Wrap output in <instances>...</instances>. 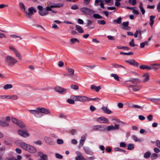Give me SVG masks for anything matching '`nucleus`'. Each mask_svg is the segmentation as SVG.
<instances>
[{
    "mask_svg": "<svg viewBox=\"0 0 160 160\" xmlns=\"http://www.w3.org/2000/svg\"><path fill=\"white\" fill-rule=\"evenodd\" d=\"M30 112L37 117H40L42 116L41 113L48 114L50 113V111L44 108H38L36 110H28Z\"/></svg>",
    "mask_w": 160,
    "mask_h": 160,
    "instance_id": "obj_1",
    "label": "nucleus"
},
{
    "mask_svg": "<svg viewBox=\"0 0 160 160\" xmlns=\"http://www.w3.org/2000/svg\"><path fill=\"white\" fill-rule=\"evenodd\" d=\"M19 145L22 149L31 153H35L37 152V149L34 146L24 142H20Z\"/></svg>",
    "mask_w": 160,
    "mask_h": 160,
    "instance_id": "obj_2",
    "label": "nucleus"
},
{
    "mask_svg": "<svg viewBox=\"0 0 160 160\" xmlns=\"http://www.w3.org/2000/svg\"><path fill=\"white\" fill-rule=\"evenodd\" d=\"M129 81L135 84L131 85L128 86V89L131 91H136L139 90L140 87L137 85L139 82V79L138 78L132 79L129 80Z\"/></svg>",
    "mask_w": 160,
    "mask_h": 160,
    "instance_id": "obj_3",
    "label": "nucleus"
},
{
    "mask_svg": "<svg viewBox=\"0 0 160 160\" xmlns=\"http://www.w3.org/2000/svg\"><path fill=\"white\" fill-rule=\"evenodd\" d=\"M6 62L8 65H13L18 62L17 60L11 55H8L5 58Z\"/></svg>",
    "mask_w": 160,
    "mask_h": 160,
    "instance_id": "obj_4",
    "label": "nucleus"
},
{
    "mask_svg": "<svg viewBox=\"0 0 160 160\" xmlns=\"http://www.w3.org/2000/svg\"><path fill=\"white\" fill-rule=\"evenodd\" d=\"M9 50L13 52L16 57L20 60L22 59L21 54L20 52L13 46L10 45L8 47Z\"/></svg>",
    "mask_w": 160,
    "mask_h": 160,
    "instance_id": "obj_5",
    "label": "nucleus"
},
{
    "mask_svg": "<svg viewBox=\"0 0 160 160\" xmlns=\"http://www.w3.org/2000/svg\"><path fill=\"white\" fill-rule=\"evenodd\" d=\"M36 12V8L33 7H30L28 8L27 11L25 10L24 13L25 16L29 18H31L32 15Z\"/></svg>",
    "mask_w": 160,
    "mask_h": 160,
    "instance_id": "obj_6",
    "label": "nucleus"
},
{
    "mask_svg": "<svg viewBox=\"0 0 160 160\" xmlns=\"http://www.w3.org/2000/svg\"><path fill=\"white\" fill-rule=\"evenodd\" d=\"M17 133L18 135L24 138H27L30 136V133L27 130L19 129L17 131Z\"/></svg>",
    "mask_w": 160,
    "mask_h": 160,
    "instance_id": "obj_7",
    "label": "nucleus"
},
{
    "mask_svg": "<svg viewBox=\"0 0 160 160\" xmlns=\"http://www.w3.org/2000/svg\"><path fill=\"white\" fill-rule=\"evenodd\" d=\"M4 118L2 117L1 119H0V126L3 127H8L9 126V122L10 121V118L9 116L6 117L5 121H3Z\"/></svg>",
    "mask_w": 160,
    "mask_h": 160,
    "instance_id": "obj_8",
    "label": "nucleus"
},
{
    "mask_svg": "<svg viewBox=\"0 0 160 160\" xmlns=\"http://www.w3.org/2000/svg\"><path fill=\"white\" fill-rule=\"evenodd\" d=\"M37 8L38 10V13L41 16H44L47 15L48 13V12L47 11L45 8H43L41 6L38 5L37 7Z\"/></svg>",
    "mask_w": 160,
    "mask_h": 160,
    "instance_id": "obj_9",
    "label": "nucleus"
},
{
    "mask_svg": "<svg viewBox=\"0 0 160 160\" xmlns=\"http://www.w3.org/2000/svg\"><path fill=\"white\" fill-rule=\"evenodd\" d=\"M120 125L118 124H115L114 126L112 125L108 126L104 128V130L107 131H110L112 130H115L118 129Z\"/></svg>",
    "mask_w": 160,
    "mask_h": 160,
    "instance_id": "obj_10",
    "label": "nucleus"
},
{
    "mask_svg": "<svg viewBox=\"0 0 160 160\" xmlns=\"http://www.w3.org/2000/svg\"><path fill=\"white\" fill-rule=\"evenodd\" d=\"M80 11L85 15L90 14L94 12L93 10L86 8H82L80 9Z\"/></svg>",
    "mask_w": 160,
    "mask_h": 160,
    "instance_id": "obj_11",
    "label": "nucleus"
},
{
    "mask_svg": "<svg viewBox=\"0 0 160 160\" xmlns=\"http://www.w3.org/2000/svg\"><path fill=\"white\" fill-rule=\"evenodd\" d=\"M55 91L58 92L61 94H63L66 92V89L63 88L59 86H56L54 88Z\"/></svg>",
    "mask_w": 160,
    "mask_h": 160,
    "instance_id": "obj_12",
    "label": "nucleus"
},
{
    "mask_svg": "<svg viewBox=\"0 0 160 160\" xmlns=\"http://www.w3.org/2000/svg\"><path fill=\"white\" fill-rule=\"evenodd\" d=\"M98 122L102 123H108V119L104 117H100L97 119Z\"/></svg>",
    "mask_w": 160,
    "mask_h": 160,
    "instance_id": "obj_13",
    "label": "nucleus"
},
{
    "mask_svg": "<svg viewBox=\"0 0 160 160\" xmlns=\"http://www.w3.org/2000/svg\"><path fill=\"white\" fill-rule=\"evenodd\" d=\"M125 62L128 63L129 64L134 66L138 67V63L134 59H130L128 60H125Z\"/></svg>",
    "mask_w": 160,
    "mask_h": 160,
    "instance_id": "obj_14",
    "label": "nucleus"
},
{
    "mask_svg": "<svg viewBox=\"0 0 160 160\" xmlns=\"http://www.w3.org/2000/svg\"><path fill=\"white\" fill-rule=\"evenodd\" d=\"M103 2V1L102 0H95L94 5L95 6L100 5L101 8H104Z\"/></svg>",
    "mask_w": 160,
    "mask_h": 160,
    "instance_id": "obj_15",
    "label": "nucleus"
},
{
    "mask_svg": "<svg viewBox=\"0 0 160 160\" xmlns=\"http://www.w3.org/2000/svg\"><path fill=\"white\" fill-rule=\"evenodd\" d=\"M83 149L86 154L91 155L93 154V152L89 147H84Z\"/></svg>",
    "mask_w": 160,
    "mask_h": 160,
    "instance_id": "obj_16",
    "label": "nucleus"
},
{
    "mask_svg": "<svg viewBox=\"0 0 160 160\" xmlns=\"http://www.w3.org/2000/svg\"><path fill=\"white\" fill-rule=\"evenodd\" d=\"M38 155L40 157L42 160H48V155L45 154H43L41 152H38Z\"/></svg>",
    "mask_w": 160,
    "mask_h": 160,
    "instance_id": "obj_17",
    "label": "nucleus"
},
{
    "mask_svg": "<svg viewBox=\"0 0 160 160\" xmlns=\"http://www.w3.org/2000/svg\"><path fill=\"white\" fill-rule=\"evenodd\" d=\"M87 28L89 29H92L94 28V25H92V24L93 22V21L90 20H87Z\"/></svg>",
    "mask_w": 160,
    "mask_h": 160,
    "instance_id": "obj_18",
    "label": "nucleus"
},
{
    "mask_svg": "<svg viewBox=\"0 0 160 160\" xmlns=\"http://www.w3.org/2000/svg\"><path fill=\"white\" fill-rule=\"evenodd\" d=\"M87 100H88V98L87 97L83 96H78V101L84 102Z\"/></svg>",
    "mask_w": 160,
    "mask_h": 160,
    "instance_id": "obj_19",
    "label": "nucleus"
},
{
    "mask_svg": "<svg viewBox=\"0 0 160 160\" xmlns=\"http://www.w3.org/2000/svg\"><path fill=\"white\" fill-rule=\"evenodd\" d=\"M142 81L143 82H146L149 79V77L148 73H144L142 76Z\"/></svg>",
    "mask_w": 160,
    "mask_h": 160,
    "instance_id": "obj_20",
    "label": "nucleus"
},
{
    "mask_svg": "<svg viewBox=\"0 0 160 160\" xmlns=\"http://www.w3.org/2000/svg\"><path fill=\"white\" fill-rule=\"evenodd\" d=\"M129 22L128 21L125 22H123L121 25L122 28L127 30H129L130 28L128 27Z\"/></svg>",
    "mask_w": 160,
    "mask_h": 160,
    "instance_id": "obj_21",
    "label": "nucleus"
},
{
    "mask_svg": "<svg viewBox=\"0 0 160 160\" xmlns=\"http://www.w3.org/2000/svg\"><path fill=\"white\" fill-rule=\"evenodd\" d=\"M101 109L105 113L108 114H110L112 113L111 111L109 109H108L106 107L103 106L101 108Z\"/></svg>",
    "mask_w": 160,
    "mask_h": 160,
    "instance_id": "obj_22",
    "label": "nucleus"
},
{
    "mask_svg": "<svg viewBox=\"0 0 160 160\" xmlns=\"http://www.w3.org/2000/svg\"><path fill=\"white\" fill-rule=\"evenodd\" d=\"M152 69L157 70L160 68V64L154 63L151 64Z\"/></svg>",
    "mask_w": 160,
    "mask_h": 160,
    "instance_id": "obj_23",
    "label": "nucleus"
},
{
    "mask_svg": "<svg viewBox=\"0 0 160 160\" xmlns=\"http://www.w3.org/2000/svg\"><path fill=\"white\" fill-rule=\"evenodd\" d=\"M76 29L79 33H83L84 32V30L81 26L78 25H76Z\"/></svg>",
    "mask_w": 160,
    "mask_h": 160,
    "instance_id": "obj_24",
    "label": "nucleus"
},
{
    "mask_svg": "<svg viewBox=\"0 0 160 160\" xmlns=\"http://www.w3.org/2000/svg\"><path fill=\"white\" fill-rule=\"evenodd\" d=\"M140 68L142 69H147L148 70H151V66L146 65H141L139 67Z\"/></svg>",
    "mask_w": 160,
    "mask_h": 160,
    "instance_id": "obj_25",
    "label": "nucleus"
},
{
    "mask_svg": "<svg viewBox=\"0 0 160 160\" xmlns=\"http://www.w3.org/2000/svg\"><path fill=\"white\" fill-rule=\"evenodd\" d=\"M17 125L21 128H25L26 127L25 124L22 121L20 120L19 121Z\"/></svg>",
    "mask_w": 160,
    "mask_h": 160,
    "instance_id": "obj_26",
    "label": "nucleus"
},
{
    "mask_svg": "<svg viewBox=\"0 0 160 160\" xmlns=\"http://www.w3.org/2000/svg\"><path fill=\"white\" fill-rule=\"evenodd\" d=\"M86 138V137L85 135H83L82 136L80 141V146H83L84 142Z\"/></svg>",
    "mask_w": 160,
    "mask_h": 160,
    "instance_id": "obj_27",
    "label": "nucleus"
},
{
    "mask_svg": "<svg viewBox=\"0 0 160 160\" xmlns=\"http://www.w3.org/2000/svg\"><path fill=\"white\" fill-rule=\"evenodd\" d=\"M101 88L100 86H99L97 87L94 85H92L91 87V89H94L97 92H98Z\"/></svg>",
    "mask_w": 160,
    "mask_h": 160,
    "instance_id": "obj_28",
    "label": "nucleus"
},
{
    "mask_svg": "<svg viewBox=\"0 0 160 160\" xmlns=\"http://www.w3.org/2000/svg\"><path fill=\"white\" fill-rule=\"evenodd\" d=\"M62 3H55L50 5V7L52 8H57L62 7Z\"/></svg>",
    "mask_w": 160,
    "mask_h": 160,
    "instance_id": "obj_29",
    "label": "nucleus"
},
{
    "mask_svg": "<svg viewBox=\"0 0 160 160\" xmlns=\"http://www.w3.org/2000/svg\"><path fill=\"white\" fill-rule=\"evenodd\" d=\"M70 43L72 44H74L76 42H79V40L76 38H72L70 40Z\"/></svg>",
    "mask_w": 160,
    "mask_h": 160,
    "instance_id": "obj_30",
    "label": "nucleus"
},
{
    "mask_svg": "<svg viewBox=\"0 0 160 160\" xmlns=\"http://www.w3.org/2000/svg\"><path fill=\"white\" fill-rule=\"evenodd\" d=\"M116 48L117 49H124L126 50H129V48L126 46H117L116 47Z\"/></svg>",
    "mask_w": 160,
    "mask_h": 160,
    "instance_id": "obj_31",
    "label": "nucleus"
},
{
    "mask_svg": "<svg viewBox=\"0 0 160 160\" xmlns=\"http://www.w3.org/2000/svg\"><path fill=\"white\" fill-rule=\"evenodd\" d=\"M67 70L68 71L69 75L71 76H72L74 74V70L73 69L71 68H68Z\"/></svg>",
    "mask_w": 160,
    "mask_h": 160,
    "instance_id": "obj_32",
    "label": "nucleus"
},
{
    "mask_svg": "<svg viewBox=\"0 0 160 160\" xmlns=\"http://www.w3.org/2000/svg\"><path fill=\"white\" fill-rule=\"evenodd\" d=\"M12 85L11 84H7L4 86L3 88L4 89L7 90L12 88Z\"/></svg>",
    "mask_w": 160,
    "mask_h": 160,
    "instance_id": "obj_33",
    "label": "nucleus"
},
{
    "mask_svg": "<svg viewBox=\"0 0 160 160\" xmlns=\"http://www.w3.org/2000/svg\"><path fill=\"white\" fill-rule=\"evenodd\" d=\"M110 75H111V76L113 77L114 78V79H115L116 80L118 81H119V77L117 74H115L112 73V74H111Z\"/></svg>",
    "mask_w": 160,
    "mask_h": 160,
    "instance_id": "obj_34",
    "label": "nucleus"
},
{
    "mask_svg": "<svg viewBox=\"0 0 160 160\" xmlns=\"http://www.w3.org/2000/svg\"><path fill=\"white\" fill-rule=\"evenodd\" d=\"M19 5L20 8L22 10L23 12H24L26 10L24 4L22 2H20L19 3Z\"/></svg>",
    "mask_w": 160,
    "mask_h": 160,
    "instance_id": "obj_35",
    "label": "nucleus"
},
{
    "mask_svg": "<svg viewBox=\"0 0 160 160\" xmlns=\"http://www.w3.org/2000/svg\"><path fill=\"white\" fill-rule=\"evenodd\" d=\"M9 98L8 99L12 100H16L18 99V96L17 95H9Z\"/></svg>",
    "mask_w": 160,
    "mask_h": 160,
    "instance_id": "obj_36",
    "label": "nucleus"
},
{
    "mask_svg": "<svg viewBox=\"0 0 160 160\" xmlns=\"http://www.w3.org/2000/svg\"><path fill=\"white\" fill-rule=\"evenodd\" d=\"M151 155V153L150 152H147L144 154L143 156L145 158H148L150 157Z\"/></svg>",
    "mask_w": 160,
    "mask_h": 160,
    "instance_id": "obj_37",
    "label": "nucleus"
},
{
    "mask_svg": "<svg viewBox=\"0 0 160 160\" xmlns=\"http://www.w3.org/2000/svg\"><path fill=\"white\" fill-rule=\"evenodd\" d=\"M133 139L135 141L142 142L143 141V139L142 138L138 139L137 137L135 135H133L132 137Z\"/></svg>",
    "mask_w": 160,
    "mask_h": 160,
    "instance_id": "obj_38",
    "label": "nucleus"
},
{
    "mask_svg": "<svg viewBox=\"0 0 160 160\" xmlns=\"http://www.w3.org/2000/svg\"><path fill=\"white\" fill-rule=\"evenodd\" d=\"M149 100L152 102H157L160 101V98H151L149 99Z\"/></svg>",
    "mask_w": 160,
    "mask_h": 160,
    "instance_id": "obj_39",
    "label": "nucleus"
},
{
    "mask_svg": "<svg viewBox=\"0 0 160 160\" xmlns=\"http://www.w3.org/2000/svg\"><path fill=\"white\" fill-rule=\"evenodd\" d=\"M33 143L36 145H41L42 144V142L40 140H38L33 142Z\"/></svg>",
    "mask_w": 160,
    "mask_h": 160,
    "instance_id": "obj_40",
    "label": "nucleus"
},
{
    "mask_svg": "<svg viewBox=\"0 0 160 160\" xmlns=\"http://www.w3.org/2000/svg\"><path fill=\"white\" fill-rule=\"evenodd\" d=\"M134 145L132 144H129L128 145V149L129 150H132L134 149Z\"/></svg>",
    "mask_w": 160,
    "mask_h": 160,
    "instance_id": "obj_41",
    "label": "nucleus"
},
{
    "mask_svg": "<svg viewBox=\"0 0 160 160\" xmlns=\"http://www.w3.org/2000/svg\"><path fill=\"white\" fill-rule=\"evenodd\" d=\"M114 150L115 151L117 152V151H120L121 152H125V150L122 149L121 148H115L114 149Z\"/></svg>",
    "mask_w": 160,
    "mask_h": 160,
    "instance_id": "obj_42",
    "label": "nucleus"
},
{
    "mask_svg": "<svg viewBox=\"0 0 160 160\" xmlns=\"http://www.w3.org/2000/svg\"><path fill=\"white\" fill-rule=\"evenodd\" d=\"M78 96L72 95L71 96V98L74 101H78Z\"/></svg>",
    "mask_w": 160,
    "mask_h": 160,
    "instance_id": "obj_43",
    "label": "nucleus"
},
{
    "mask_svg": "<svg viewBox=\"0 0 160 160\" xmlns=\"http://www.w3.org/2000/svg\"><path fill=\"white\" fill-rule=\"evenodd\" d=\"M122 18L120 17L114 20V22H117L118 23L121 24L122 23L121 22Z\"/></svg>",
    "mask_w": 160,
    "mask_h": 160,
    "instance_id": "obj_44",
    "label": "nucleus"
},
{
    "mask_svg": "<svg viewBox=\"0 0 160 160\" xmlns=\"http://www.w3.org/2000/svg\"><path fill=\"white\" fill-rule=\"evenodd\" d=\"M158 154L156 153H154L152 154L151 156V158L152 160H153L158 158Z\"/></svg>",
    "mask_w": 160,
    "mask_h": 160,
    "instance_id": "obj_45",
    "label": "nucleus"
},
{
    "mask_svg": "<svg viewBox=\"0 0 160 160\" xmlns=\"http://www.w3.org/2000/svg\"><path fill=\"white\" fill-rule=\"evenodd\" d=\"M148 42L145 41L140 44V47L141 48H143L144 47V46L146 45H148Z\"/></svg>",
    "mask_w": 160,
    "mask_h": 160,
    "instance_id": "obj_46",
    "label": "nucleus"
},
{
    "mask_svg": "<svg viewBox=\"0 0 160 160\" xmlns=\"http://www.w3.org/2000/svg\"><path fill=\"white\" fill-rule=\"evenodd\" d=\"M11 121L12 122L15 124L17 125L18 123L19 122V120H18L17 119L15 118H12L11 119Z\"/></svg>",
    "mask_w": 160,
    "mask_h": 160,
    "instance_id": "obj_47",
    "label": "nucleus"
},
{
    "mask_svg": "<svg viewBox=\"0 0 160 160\" xmlns=\"http://www.w3.org/2000/svg\"><path fill=\"white\" fill-rule=\"evenodd\" d=\"M93 17L95 19H101L102 17L98 14H94L93 15Z\"/></svg>",
    "mask_w": 160,
    "mask_h": 160,
    "instance_id": "obj_48",
    "label": "nucleus"
},
{
    "mask_svg": "<svg viewBox=\"0 0 160 160\" xmlns=\"http://www.w3.org/2000/svg\"><path fill=\"white\" fill-rule=\"evenodd\" d=\"M55 156L56 158L58 159H61L63 158V156L62 155L58 153H56Z\"/></svg>",
    "mask_w": 160,
    "mask_h": 160,
    "instance_id": "obj_49",
    "label": "nucleus"
},
{
    "mask_svg": "<svg viewBox=\"0 0 160 160\" xmlns=\"http://www.w3.org/2000/svg\"><path fill=\"white\" fill-rule=\"evenodd\" d=\"M57 142L58 144H62L63 143L64 141L62 139H58L57 140Z\"/></svg>",
    "mask_w": 160,
    "mask_h": 160,
    "instance_id": "obj_50",
    "label": "nucleus"
},
{
    "mask_svg": "<svg viewBox=\"0 0 160 160\" xmlns=\"http://www.w3.org/2000/svg\"><path fill=\"white\" fill-rule=\"evenodd\" d=\"M128 2L130 4L134 5L136 3V0H129Z\"/></svg>",
    "mask_w": 160,
    "mask_h": 160,
    "instance_id": "obj_51",
    "label": "nucleus"
},
{
    "mask_svg": "<svg viewBox=\"0 0 160 160\" xmlns=\"http://www.w3.org/2000/svg\"><path fill=\"white\" fill-rule=\"evenodd\" d=\"M67 102L69 104H74L75 103L74 101L72 98L68 99L67 100Z\"/></svg>",
    "mask_w": 160,
    "mask_h": 160,
    "instance_id": "obj_52",
    "label": "nucleus"
},
{
    "mask_svg": "<svg viewBox=\"0 0 160 160\" xmlns=\"http://www.w3.org/2000/svg\"><path fill=\"white\" fill-rule=\"evenodd\" d=\"M98 24L101 25H104L106 23V22L104 20H98L97 21Z\"/></svg>",
    "mask_w": 160,
    "mask_h": 160,
    "instance_id": "obj_53",
    "label": "nucleus"
},
{
    "mask_svg": "<svg viewBox=\"0 0 160 160\" xmlns=\"http://www.w3.org/2000/svg\"><path fill=\"white\" fill-rule=\"evenodd\" d=\"M112 121H113L114 123H119L121 122L119 119L116 118L112 119Z\"/></svg>",
    "mask_w": 160,
    "mask_h": 160,
    "instance_id": "obj_54",
    "label": "nucleus"
},
{
    "mask_svg": "<svg viewBox=\"0 0 160 160\" xmlns=\"http://www.w3.org/2000/svg\"><path fill=\"white\" fill-rule=\"evenodd\" d=\"M70 87L72 89L75 90H77L78 88V86L76 85H73L72 84L70 86Z\"/></svg>",
    "mask_w": 160,
    "mask_h": 160,
    "instance_id": "obj_55",
    "label": "nucleus"
},
{
    "mask_svg": "<svg viewBox=\"0 0 160 160\" xmlns=\"http://www.w3.org/2000/svg\"><path fill=\"white\" fill-rule=\"evenodd\" d=\"M120 53L121 54H123L127 55H132L133 54V53L131 52H130L128 53H124L122 52H121Z\"/></svg>",
    "mask_w": 160,
    "mask_h": 160,
    "instance_id": "obj_56",
    "label": "nucleus"
},
{
    "mask_svg": "<svg viewBox=\"0 0 160 160\" xmlns=\"http://www.w3.org/2000/svg\"><path fill=\"white\" fill-rule=\"evenodd\" d=\"M51 138L47 137H45L44 138V139L46 142L48 143V142L50 141Z\"/></svg>",
    "mask_w": 160,
    "mask_h": 160,
    "instance_id": "obj_57",
    "label": "nucleus"
},
{
    "mask_svg": "<svg viewBox=\"0 0 160 160\" xmlns=\"http://www.w3.org/2000/svg\"><path fill=\"white\" fill-rule=\"evenodd\" d=\"M127 145L126 144H125L124 142H121L120 143V147L122 148H126V147Z\"/></svg>",
    "mask_w": 160,
    "mask_h": 160,
    "instance_id": "obj_58",
    "label": "nucleus"
},
{
    "mask_svg": "<svg viewBox=\"0 0 160 160\" xmlns=\"http://www.w3.org/2000/svg\"><path fill=\"white\" fill-rule=\"evenodd\" d=\"M129 45L131 46V47H134L135 45L134 44V39H132L131 40V42H129Z\"/></svg>",
    "mask_w": 160,
    "mask_h": 160,
    "instance_id": "obj_59",
    "label": "nucleus"
},
{
    "mask_svg": "<svg viewBox=\"0 0 160 160\" xmlns=\"http://www.w3.org/2000/svg\"><path fill=\"white\" fill-rule=\"evenodd\" d=\"M0 98L2 99L9 98V95H3L0 96Z\"/></svg>",
    "mask_w": 160,
    "mask_h": 160,
    "instance_id": "obj_60",
    "label": "nucleus"
},
{
    "mask_svg": "<svg viewBox=\"0 0 160 160\" xmlns=\"http://www.w3.org/2000/svg\"><path fill=\"white\" fill-rule=\"evenodd\" d=\"M6 38V36L3 33L0 32V38Z\"/></svg>",
    "mask_w": 160,
    "mask_h": 160,
    "instance_id": "obj_61",
    "label": "nucleus"
},
{
    "mask_svg": "<svg viewBox=\"0 0 160 160\" xmlns=\"http://www.w3.org/2000/svg\"><path fill=\"white\" fill-rule=\"evenodd\" d=\"M71 8L72 10H76L78 8V6L77 5H74L71 7Z\"/></svg>",
    "mask_w": 160,
    "mask_h": 160,
    "instance_id": "obj_62",
    "label": "nucleus"
},
{
    "mask_svg": "<svg viewBox=\"0 0 160 160\" xmlns=\"http://www.w3.org/2000/svg\"><path fill=\"white\" fill-rule=\"evenodd\" d=\"M155 143L156 146L160 148V141L159 140H157L155 142Z\"/></svg>",
    "mask_w": 160,
    "mask_h": 160,
    "instance_id": "obj_63",
    "label": "nucleus"
},
{
    "mask_svg": "<svg viewBox=\"0 0 160 160\" xmlns=\"http://www.w3.org/2000/svg\"><path fill=\"white\" fill-rule=\"evenodd\" d=\"M138 118L140 120L142 121L144 120L145 118V117L142 115H139L138 116Z\"/></svg>",
    "mask_w": 160,
    "mask_h": 160,
    "instance_id": "obj_64",
    "label": "nucleus"
}]
</instances>
